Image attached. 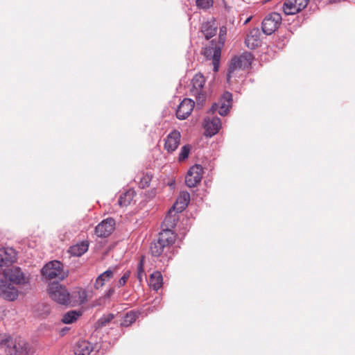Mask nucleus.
<instances>
[{"label": "nucleus", "instance_id": "22", "mask_svg": "<svg viewBox=\"0 0 355 355\" xmlns=\"http://www.w3.org/2000/svg\"><path fill=\"white\" fill-rule=\"evenodd\" d=\"M89 248L87 241H82L71 246L68 250L69 253L73 257H80L85 254Z\"/></svg>", "mask_w": 355, "mask_h": 355}, {"label": "nucleus", "instance_id": "17", "mask_svg": "<svg viewBox=\"0 0 355 355\" xmlns=\"http://www.w3.org/2000/svg\"><path fill=\"white\" fill-rule=\"evenodd\" d=\"M195 102L191 98H184L179 105L176 110V116L180 120L186 119L191 113Z\"/></svg>", "mask_w": 355, "mask_h": 355}, {"label": "nucleus", "instance_id": "34", "mask_svg": "<svg viewBox=\"0 0 355 355\" xmlns=\"http://www.w3.org/2000/svg\"><path fill=\"white\" fill-rule=\"evenodd\" d=\"M144 272V260L141 259L137 264V278L139 279V281L142 280V275Z\"/></svg>", "mask_w": 355, "mask_h": 355}, {"label": "nucleus", "instance_id": "18", "mask_svg": "<svg viewBox=\"0 0 355 355\" xmlns=\"http://www.w3.org/2000/svg\"><path fill=\"white\" fill-rule=\"evenodd\" d=\"M181 135L177 130H172L164 139V148L168 153L175 151L180 142Z\"/></svg>", "mask_w": 355, "mask_h": 355}, {"label": "nucleus", "instance_id": "8", "mask_svg": "<svg viewBox=\"0 0 355 355\" xmlns=\"http://www.w3.org/2000/svg\"><path fill=\"white\" fill-rule=\"evenodd\" d=\"M282 16L279 13L273 12L267 15L262 21V31L267 35L273 33L282 24Z\"/></svg>", "mask_w": 355, "mask_h": 355}, {"label": "nucleus", "instance_id": "37", "mask_svg": "<svg viewBox=\"0 0 355 355\" xmlns=\"http://www.w3.org/2000/svg\"><path fill=\"white\" fill-rule=\"evenodd\" d=\"M114 293V289L113 288H109L105 293V297L109 298Z\"/></svg>", "mask_w": 355, "mask_h": 355}, {"label": "nucleus", "instance_id": "28", "mask_svg": "<svg viewBox=\"0 0 355 355\" xmlns=\"http://www.w3.org/2000/svg\"><path fill=\"white\" fill-rule=\"evenodd\" d=\"M80 315V311H69L63 315L62 322L64 324H71L75 322Z\"/></svg>", "mask_w": 355, "mask_h": 355}, {"label": "nucleus", "instance_id": "29", "mask_svg": "<svg viewBox=\"0 0 355 355\" xmlns=\"http://www.w3.org/2000/svg\"><path fill=\"white\" fill-rule=\"evenodd\" d=\"M137 318V314L133 311L127 313L121 322V326L128 327L132 324Z\"/></svg>", "mask_w": 355, "mask_h": 355}, {"label": "nucleus", "instance_id": "32", "mask_svg": "<svg viewBox=\"0 0 355 355\" xmlns=\"http://www.w3.org/2000/svg\"><path fill=\"white\" fill-rule=\"evenodd\" d=\"M220 57V49L219 48H215L214 49V54H213V63L214 64V71H218V63L219 62V59Z\"/></svg>", "mask_w": 355, "mask_h": 355}, {"label": "nucleus", "instance_id": "23", "mask_svg": "<svg viewBox=\"0 0 355 355\" xmlns=\"http://www.w3.org/2000/svg\"><path fill=\"white\" fill-rule=\"evenodd\" d=\"M93 349L92 344L86 340L79 341L74 347L76 355H89Z\"/></svg>", "mask_w": 355, "mask_h": 355}, {"label": "nucleus", "instance_id": "33", "mask_svg": "<svg viewBox=\"0 0 355 355\" xmlns=\"http://www.w3.org/2000/svg\"><path fill=\"white\" fill-rule=\"evenodd\" d=\"M114 318V315L112 313H109L107 315H103L101 317L98 323L100 326H105L108 324L112 319Z\"/></svg>", "mask_w": 355, "mask_h": 355}, {"label": "nucleus", "instance_id": "30", "mask_svg": "<svg viewBox=\"0 0 355 355\" xmlns=\"http://www.w3.org/2000/svg\"><path fill=\"white\" fill-rule=\"evenodd\" d=\"M214 0H196V6L198 9L207 10L212 7Z\"/></svg>", "mask_w": 355, "mask_h": 355}, {"label": "nucleus", "instance_id": "12", "mask_svg": "<svg viewBox=\"0 0 355 355\" xmlns=\"http://www.w3.org/2000/svg\"><path fill=\"white\" fill-rule=\"evenodd\" d=\"M17 259V254L12 248H0V268H8L12 265Z\"/></svg>", "mask_w": 355, "mask_h": 355}, {"label": "nucleus", "instance_id": "13", "mask_svg": "<svg viewBox=\"0 0 355 355\" xmlns=\"http://www.w3.org/2000/svg\"><path fill=\"white\" fill-rule=\"evenodd\" d=\"M115 221L113 218H107L100 223L95 228V234L98 237L106 238L109 236L114 230Z\"/></svg>", "mask_w": 355, "mask_h": 355}, {"label": "nucleus", "instance_id": "27", "mask_svg": "<svg viewBox=\"0 0 355 355\" xmlns=\"http://www.w3.org/2000/svg\"><path fill=\"white\" fill-rule=\"evenodd\" d=\"M201 28L203 35L207 40L214 36L216 33V27L212 22L207 21L203 23Z\"/></svg>", "mask_w": 355, "mask_h": 355}, {"label": "nucleus", "instance_id": "10", "mask_svg": "<svg viewBox=\"0 0 355 355\" xmlns=\"http://www.w3.org/2000/svg\"><path fill=\"white\" fill-rule=\"evenodd\" d=\"M3 273L12 284H24L28 281V277L21 271L19 267H14L8 270L3 269Z\"/></svg>", "mask_w": 355, "mask_h": 355}, {"label": "nucleus", "instance_id": "2", "mask_svg": "<svg viewBox=\"0 0 355 355\" xmlns=\"http://www.w3.org/2000/svg\"><path fill=\"white\" fill-rule=\"evenodd\" d=\"M30 349L24 339L0 334V355H28Z\"/></svg>", "mask_w": 355, "mask_h": 355}, {"label": "nucleus", "instance_id": "16", "mask_svg": "<svg viewBox=\"0 0 355 355\" xmlns=\"http://www.w3.org/2000/svg\"><path fill=\"white\" fill-rule=\"evenodd\" d=\"M0 296L8 301L15 300L18 296L17 289L6 280H0Z\"/></svg>", "mask_w": 355, "mask_h": 355}, {"label": "nucleus", "instance_id": "35", "mask_svg": "<svg viewBox=\"0 0 355 355\" xmlns=\"http://www.w3.org/2000/svg\"><path fill=\"white\" fill-rule=\"evenodd\" d=\"M130 271H126L123 275L121 277V278L119 280L117 286L119 287L123 286L126 282L128 278L130 277Z\"/></svg>", "mask_w": 355, "mask_h": 355}, {"label": "nucleus", "instance_id": "24", "mask_svg": "<svg viewBox=\"0 0 355 355\" xmlns=\"http://www.w3.org/2000/svg\"><path fill=\"white\" fill-rule=\"evenodd\" d=\"M114 276V271L111 269H108L96 278L94 284V287L96 289L101 288L105 282H108Z\"/></svg>", "mask_w": 355, "mask_h": 355}, {"label": "nucleus", "instance_id": "3", "mask_svg": "<svg viewBox=\"0 0 355 355\" xmlns=\"http://www.w3.org/2000/svg\"><path fill=\"white\" fill-rule=\"evenodd\" d=\"M252 60L253 56L250 52H244L239 56L233 57L228 67L227 81L230 83L237 71L250 67Z\"/></svg>", "mask_w": 355, "mask_h": 355}, {"label": "nucleus", "instance_id": "14", "mask_svg": "<svg viewBox=\"0 0 355 355\" xmlns=\"http://www.w3.org/2000/svg\"><path fill=\"white\" fill-rule=\"evenodd\" d=\"M221 121L217 116H207L204 119V128L207 137H212L218 133L221 128Z\"/></svg>", "mask_w": 355, "mask_h": 355}, {"label": "nucleus", "instance_id": "15", "mask_svg": "<svg viewBox=\"0 0 355 355\" xmlns=\"http://www.w3.org/2000/svg\"><path fill=\"white\" fill-rule=\"evenodd\" d=\"M69 300L67 306H76L82 305L87 301V294L85 290L77 288L71 293L69 292Z\"/></svg>", "mask_w": 355, "mask_h": 355}, {"label": "nucleus", "instance_id": "25", "mask_svg": "<svg viewBox=\"0 0 355 355\" xmlns=\"http://www.w3.org/2000/svg\"><path fill=\"white\" fill-rule=\"evenodd\" d=\"M149 284L155 291L159 290L163 284L162 274L158 271L153 272L150 277Z\"/></svg>", "mask_w": 355, "mask_h": 355}, {"label": "nucleus", "instance_id": "26", "mask_svg": "<svg viewBox=\"0 0 355 355\" xmlns=\"http://www.w3.org/2000/svg\"><path fill=\"white\" fill-rule=\"evenodd\" d=\"M135 192L132 190L127 191L119 196L118 204L121 207H127L133 200Z\"/></svg>", "mask_w": 355, "mask_h": 355}, {"label": "nucleus", "instance_id": "11", "mask_svg": "<svg viewBox=\"0 0 355 355\" xmlns=\"http://www.w3.org/2000/svg\"><path fill=\"white\" fill-rule=\"evenodd\" d=\"M309 0H285L283 5L284 12L286 15H295L304 9Z\"/></svg>", "mask_w": 355, "mask_h": 355}, {"label": "nucleus", "instance_id": "19", "mask_svg": "<svg viewBox=\"0 0 355 355\" xmlns=\"http://www.w3.org/2000/svg\"><path fill=\"white\" fill-rule=\"evenodd\" d=\"M261 33L258 28H253L248 34L245 43L250 49H256L260 44Z\"/></svg>", "mask_w": 355, "mask_h": 355}, {"label": "nucleus", "instance_id": "5", "mask_svg": "<svg viewBox=\"0 0 355 355\" xmlns=\"http://www.w3.org/2000/svg\"><path fill=\"white\" fill-rule=\"evenodd\" d=\"M205 83V78L200 73L196 74L191 80L190 92L195 97L198 106H202L207 98Z\"/></svg>", "mask_w": 355, "mask_h": 355}, {"label": "nucleus", "instance_id": "38", "mask_svg": "<svg viewBox=\"0 0 355 355\" xmlns=\"http://www.w3.org/2000/svg\"><path fill=\"white\" fill-rule=\"evenodd\" d=\"M251 18H252V17H248V18L245 21L244 24H248V23L250 21Z\"/></svg>", "mask_w": 355, "mask_h": 355}, {"label": "nucleus", "instance_id": "9", "mask_svg": "<svg viewBox=\"0 0 355 355\" xmlns=\"http://www.w3.org/2000/svg\"><path fill=\"white\" fill-rule=\"evenodd\" d=\"M203 175V168L199 164H196L190 168L185 177V183L187 187L192 188L196 187L200 181Z\"/></svg>", "mask_w": 355, "mask_h": 355}, {"label": "nucleus", "instance_id": "20", "mask_svg": "<svg viewBox=\"0 0 355 355\" xmlns=\"http://www.w3.org/2000/svg\"><path fill=\"white\" fill-rule=\"evenodd\" d=\"M190 202V194L187 191L180 192L178 197L175 203L173 205V209L177 213H180L184 211L188 206Z\"/></svg>", "mask_w": 355, "mask_h": 355}, {"label": "nucleus", "instance_id": "4", "mask_svg": "<svg viewBox=\"0 0 355 355\" xmlns=\"http://www.w3.org/2000/svg\"><path fill=\"white\" fill-rule=\"evenodd\" d=\"M41 274L46 281L56 279L63 280L67 274L63 270L62 263L57 260L51 261L45 264L41 270Z\"/></svg>", "mask_w": 355, "mask_h": 355}, {"label": "nucleus", "instance_id": "31", "mask_svg": "<svg viewBox=\"0 0 355 355\" xmlns=\"http://www.w3.org/2000/svg\"><path fill=\"white\" fill-rule=\"evenodd\" d=\"M191 149V147L189 144L182 146L179 153L178 160L182 162L187 159L189 155Z\"/></svg>", "mask_w": 355, "mask_h": 355}, {"label": "nucleus", "instance_id": "7", "mask_svg": "<svg viewBox=\"0 0 355 355\" xmlns=\"http://www.w3.org/2000/svg\"><path fill=\"white\" fill-rule=\"evenodd\" d=\"M232 94L229 92H224L218 101L212 105L208 113L214 114L218 112L222 116H226L232 107Z\"/></svg>", "mask_w": 355, "mask_h": 355}, {"label": "nucleus", "instance_id": "36", "mask_svg": "<svg viewBox=\"0 0 355 355\" xmlns=\"http://www.w3.org/2000/svg\"><path fill=\"white\" fill-rule=\"evenodd\" d=\"M227 33V28L225 26H222L220 28V33H219V40L220 42H224L225 41V37Z\"/></svg>", "mask_w": 355, "mask_h": 355}, {"label": "nucleus", "instance_id": "21", "mask_svg": "<svg viewBox=\"0 0 355 355\" xmlns=\"http://www.w3.org/2000/svg\"><path fill=\"white\" fill-rule=\"evenodd\" d=\"M174 211L175 210H173V209H171L168 211L162 223V231H173L172 229H173L176 226V223L178 220V216L176 214H174Z\"/></svg>", "mask_w": 355, "mask_h": 355}, {"label": "nucleus", "instance_id": "6", "mask_svg": "<svg viewBox=\"0 0 355 355\" xmlns=\"http://www.w3.org/2000/svg\"><path fill=\"white\" fill-rule=\"evenodd\" d=\"M48 293L51 299L59 304L67 306L69 291L67 288L58 283L53 282L49 284Z\"/></svg>", "mask_w": 355, "mask_h": 355}, {"label": "nucleus", "instance_id": "39", "mask_svg": "<svg viewBox=\"0 0 355 355\" xmlns=\"http://www.w3.org/2000/svg\"><path fill=\"white\" fill-rule=\"evenodd\" d=\"M159 301H160V299H159V298H157V299H156V300L154 301V303H157H157H159Z\"/></svg>", "mask_w": 355, "mask_h": 355}, {"label": "nucleus", "instance_id": "1", "mask_svg": "<svg viewBox=\"0 0 355 355\" xmlns=\"http://www.w3.org/2000/svg\"><path fill=\"white\" fill-rule=\"evenodd\" d=\"M175 234L173 231L165 230L159 232L157 239L150 244L152 256L161 257L160 261L168 263L173 256V244L175 241Z\"/></svg>", "mask_w": 355, "mask_h": 355}]
</instances>
